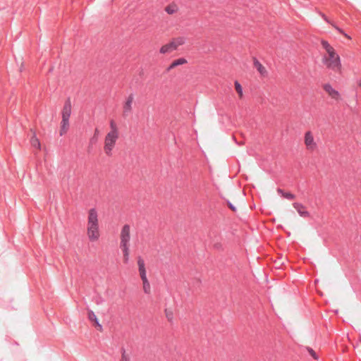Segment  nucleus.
I'll list each match as a JSON object with an SVG mask.
<instances>
[{
	"label": "nucleus",
	"instance_id": "1",
	"mask_svg": "<svg viewBox=\"0 0 361 361\" xmlns=\"http://www.w3.org/2000/svg\"><path fill=\"white\" fill-rule=\"evenodd\" d=\"M87 235L91 241H95L99 237L98 216L94 208L90 209L88 212Z\"/></svg>",
	"mask_w": 361,
	"mask_h": 361
},
{
	"label": "nucleus",
	"instance_id": "2",
	"mask_svg": "<svg viewBox=\"0 0 361 361\" xmlns=\"http://www.w3.org/2000/svg\"><path fill=\"white\" fill-rule=\"evenodd\" d=\"M71 114V102L68 97L64 102L63 109L61 111V122L60 135H63L68 131L69 128V118Z\"/></svg>",
	"mask_w": 361,
	"mask_h": 361
},
{
	"label": "nucleus",
	"instance_id": "3",
	"mask_svg": "<svg viewBox=\"0 0 361 361\" xmlns=\"http://www.w3.org/2000/svg\"><path fill=\"white\" fill-rule=\"evenodd\" d=\"M327 56H324L323 58L324 63L331 69H339L341 67L340 56L336 54L334 49H330L327 51Z\"/></svg>",
	"mask_w": 361,
	"mask_h": 361
},
{
	"label": "nucleus",
	"instance_id": "4",
	"mask_svg": "<svg viewBox=\"0 0 361 361\" xmlns=\"http://www.w3.org/2000/svg\"><path fill=\"white\" fill-rule=\"evenodd\" d=\"M118 137V135H115L114 133H108L105 137L104 142V152L108 155L111 154V151L116 144Z\"/></svg>",
	"mask_w": 361,
	"mask_h": 361
},
{
	"label": "nucleus",
	"instance_id": "5",
	"mask_svg": "<svg viewBox=\"0 0 361 361\" xmlns=\"http://www.w3.org/2000/svg\"><path fill=\"white\" fill-rule=\"evenodd\" d=\"M130 226L125 224L121 233V247H128V243L130 241Z\"/></svg>",
	"mask_w": 361,
	"mask_h": 361
},
{
	"label": "nucleus",
	"instance_id": "6",
	"mask_svg": "<svg viewBox=\"0 0 361 361\" xmlns=\"http://www.w3.org/2000/svg\"><path fill=\"white\" fill-rule=\"evenodd\" d=\"M323 89L324 90V91L326 92H327L329 94V96L331 97L332 99H336V100L338 99V98L340 97V94H339L338 91H337L336 90L333 88L332 86L329 83H325L323 85Z\"/></svg>",
	"mask_w": 361,
	"mask_h": 361
},
{
	"label": "nucleus",
	"instance_id": "7",
	"mask_svg": "<svg viewBox=\"0 0 361 361\" xmlns=\"http://www.w3.org/2000/svg\"><path fill=\"white\" fill-rule=\"evenodd\" d=\"M137 265L139 269V273L142 280L147 279L146 269L145 265V261L141 257H137Z\"/></svg>",
	"mask_w": 361,
	"mask_h": 361
},
{
	"label": "nucleus",
	"instance_id": "8",
	"mask_svg": "<svg viewBox=\"0 0 361 361\" xmlns=\"http://www.w3.org/2000/svg\"><path fill=\"white\" fill-rule=\"evenodd\" d=\"M305 143L308 149H312L316 147L314 137L310 131H307L305 134Z\"/></svg>",
	"mask_w": 361,
	"mask_h": 361
},
{
	"label": "nucleus",
	"instance_id": "9",
	"mask_svg": "<svg viewBox=\"0 0 361 361\" xmlns=\"http://www.w3.org/2000/svg\"><path fill=\"white\" fill-rule=\"evenodd\" d=\"M293 207L296 209L300 216L307 217L310 216V213L305 209V207L301 203H293Z\"/></svg>",
	"mask_w": 361,
	"mask_h": 361
},
{
	"label": "nucleus",
	"instance_id": "10",
	"mask_svg": "<svg viewBox=\"0 0 361 361\" xmlns=\"http://www.w3.org/2000/svg\"><path fill=\"white\" fill-rule=\"evenodd\" d=\"M177 49V44H176L173 42H171L169 44H166L164 46H162L160 48V53L161 54H166L169 53L173 50H176Z\"/></svg>",
	"mask_w": 361,
	"mask_h": 361
},
{
	"label": "nucleus",
	"instance_id": "11",
	"mask_svg": "<svg viewBox=\"0 0 361 361\" xmlns=\"http://www.w3.org/2000/svg\"><path fill=\"white\" fill-rule=\"evenodd\" d=\"M186 63H187V60L185 58H183V57L178 58L171 62V63L166 68V71L169 72L173 68H174L178 66L185 64Z\"/></svg>",
	"mask_w": 361,
	"mask_h": 361
},
{
	"label": "nucleus",
	"instance_id": "12",
	"mask_svg": "<svg viewBox=\"0 0 361 361\" xmlns=\"http://www.w3.org/2000/svg\"><path fill=\"white\" fill-rule=\"evenodd\" d=\"M133 99H134L133 94H130L128 97V98H127V99L126 101V103L124 104V106H123V113L124 114H128V113H129L131 111L132 103L133 102Z\"/></svg>",
	"mask_w": 361,
	"mask_h": 361
},
{
	"label": "nucleus",
	"instance_id": "13",
	"mask_svg": "<svg viewBox=\"0 0 361 361\" xmlns=\"http://www.w3.org/2000/svg\"><path fill=\"white\" fill-rule=\"evenodd\" d=\"M277 192L279 195H280L282 197L287 199V200H294L295 198V195L290 192H286L281 188H277Z\"/></svg>",
	"mask_w": 361,
	"mask_h": 361
},
{
	"label": "nucleus",
	"instance_id": "14",
	"mask_svg": "<svg viewBox=\"0 0 361 361\" xmlns=\"http://www.w3.org/2000/svg\"><path fill=\"white\" fill-rule=\"evenodd\" d=\"M253 64L255 68L261 75H264L267 73L266 68L262 65V63L256 59L254 58Z\"/></svg>",
	"mask_w": 361,
	"mask_h": 361
},
{
	"label": "nucleus",
	"instance_id": "15",
	"mask_svg": "<svg viewBox=\"0 0 361 361\" xmlns=\"http://www.w3.org/2000/svg\"><path fill=\"white\" fill-rule=\"evenodd\" d=\"M177 10V6L173 4H170L165 8L166 12L169 14H173Z\"/></svg>",
	"mask_w": 361,
	"mask_h": 361
},
{
	"label": "nucleus",
	"instance_id": "16",
	"mask_svg": "<svg viewBox=\"0 0 361 361\" xmlns=\"http://www.w3.org/2000/svg\"><path fill=\"white\" fill-rule=\"evenodd\" d=\"M234 85H235V89L237 93L238 94L239 97H241L243 96V87H242V85H240V83L238 80H235L234 82Z\"/></svg>",
	"mask_w": 361,
	"mask_h": 361
},
{
	"label": "nucleus",
	"instance_id": "17",
	"mask_svg": "<svg viewBox=\"0 0 361 361\" xmlns=\"http://www.w3.org/2000/svg\"><path fill=\"white\" fill-rule=\"evenodd\" d=\"M143 283V290L145 293L149 294L150 293V284L148 279L142 280Z\"/></svg>",
	"mask_w": 361,
	"mask_h": 361
},
{
	"label": "nucleus",
	"instance_id": "18",
	"mask_svg": "<svg viewBox=\"0 0 361 361\" xmlns=\"http://www.w3.org/2000/svg\"><path fill=\"white\" fill-rule=\"evenodd\" d=\"M123 253V262L128 263L129 259V247H121Z\"/></svg>",
	"mask_w": 361,
	"mask_h": 361
},
{
	"label": "nucleus",
	"instance_id": "19",
	"mask_svg": "<svg viewBox=\"0 0 361 361\" xmlns=\"http://www.w3.org/2000/svg\"><path fill=\"white\" fill-rule=\"evenodd\" d=\"M87 318L92 322L96 321L97 319L94 312L90 309H87Z\"/></svg>",
	"mask_w": 361,
	"mask_h": 361
},
{
	"label": "nucleus",
	"instance_id": "20",
	"mask_svg": "<svg viewBox=\"0 0 361 361\" xmlns=\"http://www.w3.org/2000/svg\"><path fill=\"white\" fill-rule=\"evenodd\" d=\"M321 44L322 46V47L326 50V51H330V49H333L334 48L329 44V43L324 40V39H322V42H321Z\"/></svg>",
	"mask_w": 361,
	"mask_h": 361
},
{
	"label": "nucleus",
	"instance_id": "21",
	"mask_svg": "<svg viewBox=\"0 0 361 361\" xmlns=\"http://www.w3.org/2000/svg\"><path fill=\"white\" fill-rule=\"evenodd\" d=\"M110 127H111V130L109 133H114V134H115V135H118L117 126L113 120H111L110 122Z\"/></svg>",
	"mask_w": 361,
	"mask_h": 361
},
{
	"label": "nucleus",
	"instance_id": "22",
	"mask_svg": "<svg viewBox=\"0 0 361 361\" xmlns=\"http://www.w3.org/2000/svg\"><path fill=\"white\" fill-rule=\"evenodd\" d=\"M307 350L309 353L310 355H311L314 360H317L319 359V356L312 348L307 347Z\"/></svg>",
	"mask_w": 361,
	"mask_h": 361
},
{
	"label": "nucleus",
	"instance_id": "23",
	"mask_svg": "<svg viewBox=\"0 0 361 361\" xmlns=\"http://www.w3.org/2000/svg\"><path fill=\"white\" fill-rule=\"evenodd\" d=\"M165 314H166V317L167 319L169 322H171L172 319H173V312H172V311L169 310V309H166L165 310Z\"/></svg>",
	"mask_w": 361,
	"mask_h": 361
},
{
	"label": "nucleus",
	"instance_id": "24",
	"mask_svg": "<svg viewBox=\"0 0 361 361\" xmlns=\"http://www.w3.org/2000/svg\"><path fill=\"white\" fill-rule=\"evenodd\" d=\"M94 323V326L99 331H102V324L99 323L98 319H97L96 321H94L93 322Z\"/></svg>",
	"mask_w": 361,
	"mask_h": 361
},
{
	"label": "nucleus",
	"instance_id": "25",
	"mask_svg": "<svg viewBox=\"0 0 361 361\" xmlns=\"http://www.w3.org/2000/svg\"><path fill=\"white\" fill-rule=\"evenodd\" d=\"M32 144L35 147L37 145L39 147V146H40V143H39V140L37 137H35L32 138Z\"/></svg>",
	"mask_w": 361,
	"mask_h": 361
},
{
	"label": "nucleus",
	"instance_id": "26",
	"mask_svg": "<svg viewBox=\"0 0 361 361\" xmlns=\"http://www.w3.org/2000/svg\"><path fill=\"white\" fill-rule=\"evenodd\" d=\"M227 204H228V207L233 212H235L236 211V207L229 201V200H227Z\"/></svg>",
	"mask_w": 361,
	"mask_h": 361
},
{
	"label": "nucleus",
	"instance_id": "27",
	"mask_svg": "<svg viewBox=\"0 0 361 361\" xmlns=\"http://www.w3.org/2000/svg\"><path fill=\"white\" fill-rule=\"evenodd\" d=\"M122 351H123V353H122V357H121V361H128V358L126 355V352L123 348H122Z\"/></svg>",
	"mask_w": 361,
	"mask_h": 361
},
{
	"label": "nucleus",
	"instance_id": "28",
	"mask_svg": "<svg viewBox=\"0 0 361 361\" xmlns=\"http://www.w3.org/2000/svg\"><path fill=\"white\" fill-rule=\"evenodd\" d=\"M100 300L97 301V304H99Z\"/></svg>",
	"mask_w": 361,
	"mask_h": 361
},
{
	"label": "nucleus",
	"instance_id": "29",
	"mask_svg": "<svg viewBox=\"0 0 361 361\" xmlns=\"http://www.w3.org/2000/svg\"><path fill=\"white\" fill-rule=\"evenodd\" d=\"M100 300L97 301V304H99Z\"/></svg>",
	"mask_w": 361,
	"mask_h": 361
},
{
	"label": "nucleus",
	"instance_id": "30",
	"mask_svg": "<svg viewBox=\"0 0 361 361\" xmlns=\"http://www.w3.org/2000/svg\"><path fill=\"white\" fill-rule=\"evenodd\" d=\"M359 85L361 87V81L360 82Z\"/></svg>",
	"mask_w": 361,
	"mask_h": 361
}]
</instances>
